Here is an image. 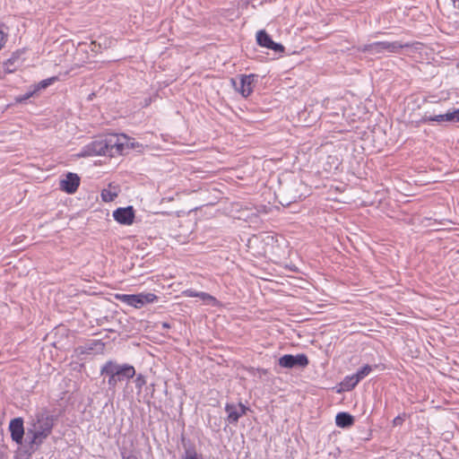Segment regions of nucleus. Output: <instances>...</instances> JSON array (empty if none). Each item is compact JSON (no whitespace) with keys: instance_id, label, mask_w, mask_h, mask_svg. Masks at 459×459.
<instances>
[{"instance_id":"obj_1","label":"nucleus","mask_w":459,"mask_h":459,"mask_svg":"<svg viewBox=\"0 0 459 459\" xmlns=\"http://www.w3.org/2000/svg\"><path fill=\"white\" fill-rule=\"evenodd\" d=\"M100 375L108 377L109 388H115L117 383L133 378L135 376V369L132 365L117 364L114 360H108L101 367Z\"/></svg>"},{"instance_id":"obj_2","label":"nucleus","mask_w":459,"mask_h":459,"mask_svg":"<svg viewBox=\"0 0 459 459\" xmlns=\"http://www.w3.org/2000/svg\"><path fill=\"white\" fill-rule=\"evenodd\" d=\"M411 45L402 41H376L361 47V51L371 55L399 53L403 48H408Z\"/></svg>"},{"instance_id":"obj_3","label":"nucleus","mask_w":459,"mask_h":459,"mask_svg":"<svg viewBox=\"0 0 459 459\" xmlns=\"http://www.w3.org/2000/svg\"><path fill=\"white\" fill-rule=\"evenodd\" d=\"M105 143H107V149L108 151V156L115 157L117 155L123 154L125 146H129V139L126 134H109L105 138Z\"/></svg>"},{"instance_id":"obj_4","label":"nucleus","mask_w":459,"mask_h":459,"mask_svg":"<svg viewBox=\"0 0 459 459\" xmlns=\"http://www.w3.org/2000/svg\"><path fill=\"white\" fill-rule=\"evenodd\" d=\"M432 122H459V108L448 110L446 114L428 115L425 113L421 118L417 121V125L430 124Z\"/></svg>"},{"instance_id":"obj_5","label":"nucleus","mask_w":459,"mask_h":459,"mask_svg":"<svg viewBox=\"0 0 459 459\" xmlns=\"http://www.w3.org/2000/svg\"><path fill=\"white\" fill-rule=\"evenodd\" d=\"M278 363L280 367L284 368H304L308 365L309 360L307 356L304 353H299L297 355L285 354L279 359Z\"/></svg>"},{"instance_id":"obj_6","label":"nucleus","mask_w":459,"mask_h":459,"mask_svg":"<svg viewBox=\"0 0 459 459\" xmlns=\"http://www.w3.org/2000/svg\"><path fill=\"white\" fill-rule=\"evenodd\" d=\"M255 82V74H242L239 76V82L235 79H231V83L236 91H238L244 98H247L253 92V84Z\"/></svg>"},{"instance_id":"obj_7","label":"nucleus","mask_w":459,"mask_h":459,"mask_svg":"<svg viewBox=\"0 0 459 459\" xmlns=\"http://www.w3.org/2000/svg\"><path fill=\"white\" fill-rule=\"evenodd\" d=\"M107 148V143H105L104 139L96 140L83 147L81 156H108V151Z\"/></svg>"},{"instance_id":"obj_8","label":"nucleus","mask_w":459,"mask_h":459,"mask_svg":"<svg viewBox=\"0 0 459 459\" xmlns=\"http://www.w3.org/2000/svg\"><path fill=\"white\" fill-rule=\"evenodd\" d=\"M135 217L133 206L119 207L113 212V218L123 225H132Z\"/></svg>"},{"instance_id":"obj_9","label":"nucleus","mask_w":459,"mask_h":459,"mask_svg":"<svg viewBox=\"0 0 459 459\" xmlns=\"http://www.w3.org/2000/svg\"><path fill=\"white\" fill-rule=\"evenodd\" d=\"M80 186V178L77 174L68 172L65 178L59 182V188L63 192L72 195L74 194Z\"/></svg>"},{"instance_id":"obj_10","label":"nucleus","mask_w":459,"mask_h":459,"mask_svg":"<svg viewBox=\"0 0 459 459\" xmlns=\"http://www.w3.org/2000/svg\"><path fill=\"white\" fill-rule=\"evenodd\" d=\"M256 41L260 47L272 49L277 53L284 51V47L280 43L274 42L271 36L264 30L256 33Z\"/></svg>"},{"instance_id":"obj_11","label":"nucleus","mask_w":459,"mask_h":459,"mask_svg":"<svg viewBox=\"0 0 459 459\" xmlns=\"http://www.w3.org/2000/svg\"><path fill=\"white\" fill-rule=\"evenodd\" d=\"M11 437L18 445L22 444L24 436V426L22 418H14L9 423Z\"/></svg>"},{"instance_id":"obj_12","label":"nucleus","mask_w":459,"mask_h":459,"mask_svg":"<svg viewBox=\"0 0 459 459\" xmlns=\"http://www.w3.org/2000/svg\"><path fill=\"white\" fill-rule=\"evenodd\" d=\"M247 408L241 403L238 405L234 403H226L225 411L228 413L230 423H237L243 415L246 414Z\"/></svg>"},{"instance_id":"obj_13","label":"nucleus","mask_w":459,"mask_h":459,"mask_svg":"<svg viewBox=\"0 0 459 459\" xmlns=\"http://www.w3.org/2000/svg\"><path fill=\"white\" fill-rule=\"evenodd\" d=\"M56 417L49 414H40L37 416V423L34 428L46 432L48 435L52 433V429L55 426Z\"/></svg>"},{"instance_id":"obj_14","label":"nucleus","mask_w":459,"mask_h":459,"mask_svg":"<svg viewBox=\"0 0 459 459\" xmlns=\"http://www.w3.org/2000/svg\"><path fill=\"white\" fill-rule=\"evenodd\" d=\"M116 298L122 303L135 308L143 307L139 294H117Z\"/></svg>"},{"instance_id":"obj_15","label":"nucleus","mask_w":459,"mask_h":459,"mask_svg":"<svg viewBox=\"0 0 459 459\" xmlns=\"http://www.w3.org/2000/svg\"><path fill=\"white\" fill-rule=\"evenodd\" d=\"M105 344L100 340H90L84 346L79 347L80 353L90 354L93 351L101 352L104 350Z\"/></svg>"},{"instance_id":"obj_16","label":"nucleus","mask_w":459,"mask_h":459,"mask_svg":"<svg viewBox=\"0 0 459 459\" xmlns=\"http://www.w3.org/2000/svg\"><path fill=\"white\" fill-rule=\"evenodd\" d=\"M31 434V439L30 441V446L31 449L38 448L43 441L49 436L48 433L40 431L35 428L34 430H29L28 436Z\"/></svg>"},{"instance_id":"obj_17","label":"nucleus","mask_w":459,"mask_h":459,"mask_svg":"<svg viewBox=\"0 0 459 459\" xmlns=\"http://www.w3.org/2000/svg\"><path fill=\"white\" fill-rule=\"evenodd\" d=\"M335 424L339 428H350L354 424V417L348 412H339L335 417Z\"/></svg>"},{"instance_id":"obj_18","label":"nucleus","mask_w":459,"mask_h":459,"mask_svg":"<svg viewBox=\"0 0 459 459\" xmlns=\"http://www.w3.org/2000/svg\"><path fill=\"white\" fill-rule=\"evenodd\" d=\"M377 365L375 366H369L365 365L361 368H359L355 374H354V383L359 384L362 379H364L366 377H368L370 372L373 370V368H377Z\"/></svg>"},{"instance_id":"obj_19","label":"nucleus","mask_w":459,"mask_h":459,"mask_svg":"<svg viewBox=\"0 0 459 459\" xmlns=\"http://www.w3.org/2000/svg\"><path fill=\"white\" fill-rule=\"evenodd\" d=\"M142 306L146 304L154 303L158 300V297L154 293H139Z\"/></svg>"},{"instance_id":"obj_20","label":"nucleus","mask_w":459,"mask_h":459,"mask_svg":"<svg viewBox=\"0 0 459 459\" xmlns=\"http://www.w3.org/2000/svg\"><path fill=\"white\" fill-rule=\"evenodd\" d=\"M184 447L185 453L182 455L181 459L195 458L200 455L196 453L195 447L193 445H189L188 446H186V445H184Z\"/></svg>"},{"instance_id":"obj_21","label":"nucleus","mask_w":459,"mask_h":459,"mask_svg":"<svg viewBox=\"0 0 459 459\" xmlns=\"http://www.w3.org/2000/svg\"><path fill=\"white\" fill-rule=\"evenodd\" d=\"M119 454L122 459H139L134 453H129L125 446L119 447Z\"/></svg>"},{"instance_id":"obj_22","label":"nucleus","mask_w":459,"mask_h":459,"mask_svg":"<svg viewBox=\"0 0 459 459\" xmlns=\"http://www.w3.org/2000/svg\"><path fill=\"white\" fill-rule=\"evenodd\" d=\"M198 298H200L203 301L206 302L207 304H215L217 302V299L213 296L204 291H201L199 293Z\"/></svg>"},{"instance_id":"obj_23","label":"nucleus","mask_w":459,"mask_h":459,"mask_svg":"<svg viewBox=\"0 0 459 459\" xmlns=\"http://www.w3.org/2000/svg\"><path fill=\"white\" fill-rule=\"evenodd\" d=\"M57 80L56 76L48 78L46 80H42L37 86V89L35 91L40 90V89H46L49 85H51L53 82H55Z\"/></svg>"},{"instance_id":"obj_24","label":"nucleus","mask_w":459,"mask_h":459,"mask_svg":"<svg viewBox=\"0 0 459 459\" xmlns=\"http://www.w3.org/2000/svg\"><path fill=\"white\" fill-rule=\"evenodd\" d=\"M134 384H135L136 389L141 391L143 386L146 385V377L142 374L136 375L135 379H134Z\"/></svg>"},{"instance_id":"obj_25","label":"nucleus","mask_w":459,"mask_h":459,"mask_svg":"<svg viewBox=\"0 0 459 459\" xmlns=\"http://www.w3.org/2000/svg\"><path fill=\"white\" fill-rule=\"evenodd\" d=\"M117 196V194H113L111 193L110 191L107 190V189H104L102 192H101V197L103 199V201L105 202H111L113 201L116 197Z\"/></svg>"},{"instance_id":"obj_26","label":"nucleus","mask_w":459,"mask_h":459,"mask_svg":"<svg viewBox=\"0 0 459 459\" xmlns=\"http://www.w3.org/2000/svg\"><path fill=\"white\" fill-rule=\"evenodd\" d=\"M16 60V57H11L6 62H4V66L7 73H13L15 70V67H13V65Z\"/></svg>"},{"instance_id":"obj_27","label":"nucleus","mask_w":459,"mask_h":459,"mask_svg":"<svg viewBox=\"0 0 459 459\" xmlns=\"http://www.w3.org/2000/svg\"><path fill=\"white\" fill-rule=\"evenodd\" d=\"M5 26L0 24V49L4 46L7 39V33L4 30Z\"/></svg>"},{"instance_id":"obj_28","label":"nucleus","mask_w":459,"mask_h":459,"mask_svg":"<svg viewBox=\"0 0 459 459\" xmlns=\"http://www.w3.org/2000/svg\"><path fill=\"white\" fill-rule=\"evenodd\" d=\"M36 91H29V92H26L25 94L23 95H20L18 97L15 98V100L16 102L18 103H22V102H24L26 101L27 100H29L30 97L33 96V94L35 93Z\"/></svg>"},{"instance_id":"obj_29","label":"nucleus","mask_w":459,"mask_h":459,"mask_svg":"<svg viewBox=\"0 0 459 459\" xmlns=\"http://www.w3.org/2000/svg\"><path fill=\"white\" fill-rule=\"evenodd\" d=\"M405 418H406V414L405 413L399 414L398 416H396L393 420V426H401V425H403V423L405 420Z\"/></svg>"},{"instance_id":"obj_30","label":"nucleus","mask_w":459,"mask_h":459,"mask_svg":"<svg viewBox=\"0 0 459 459\" xmlns=\"http://www.w3.org/2000/svg\"><path fill=\"white\" fill-rule=\"evenodd\" d=\"M200 292L201 291H197L193 289H188V290H186L183 291V295L185 297H189V298H198Z\"/></svg>"},{"instance_id":"obj_31","label":"nucleus","mask_w":459,"mask_h":459,"mask_svg":"<svg viewBox=\"0 0 459 459\" xmlns=\"http://www.w3.org/2000/svg\"><path fill=\"white\" fill-rule=\"evenodd\" d=\"M345 385L349 389H352L358 385L354 383V374L345 377Z\"/></svg>"},{"instance_id":"obj_32","label":"nucleus","mask_w":459,"mask_h":459,"mask_svg":"<svg viewBox=\"0 0 459 459\" xmlns=\"http://www.w3.org/2000/svg\"><path fill=\"white\" fill-rule=\"evenodd\" d=\"M163 328H169V325L168 323L162 324Z\"/></svg>"},{"instance_id":"obj_33","label":"nucleus","mask_w":459,"mask_h":459,"mask_svg":"<svg viewBox=\"0 0 459 459\" xmlns=\"http://www.w3.org/2000/svg\"><path fill=\"white\" fill-rule=\"evenodd\" d=\"M189 459H204L203 456L200 455L199 456L195 457V458H189Z\"/></svg>"}]
</instances>
